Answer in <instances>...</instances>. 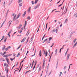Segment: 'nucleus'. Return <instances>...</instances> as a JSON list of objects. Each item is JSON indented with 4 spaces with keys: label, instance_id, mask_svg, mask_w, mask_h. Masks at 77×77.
Listing matches in <instances>:
<instances>
[{
    "label": "nucleus",
    "instance_id": "obj_1",
    "mask_svg": "<svg viewBox=\"0 0 77 77\" xmlns=\"http://www.w3.org/2000/svg\"><path fill=\"white\" fill-rule=\"evenodd\" d=\"M36 61V60H35V63L34 65L33 66V69H32V70H34V69H35V66H36V63H37V62Z\"/></svg>",
    "mask_w": 77,
    "mask_h": 77
},
{
    "label": "nucleus",
    "instance_id": "obj_2",
    "mask_svg": "<svg viewBox=\"0 0 77 77\" xmlns=\"http://www.w3.org/2000/svg\"><path fill=\"white\" fill-rule=\"evenodd\" d=\"M40 5V4H38L36 5V6L34 8V9H37V8H38V7Z\"/></svg>",
    "mask_w": 77,
    "mask_h": 77
},
{
    "label": "nucleus",
    "instance_id": "obj_3",
    "mask_svg": "<svg viewBox=\"0 0 77 77\" xmlns=\"http://www.w3.org/2000/svg\"><path fill=\"white\" fill-rule=\"evenodd\" d=\"M5 71H6L7 74H8V72L9 71V69H7V68H5Z\"/></svg>",
    "mask_w": 77,
    "mask_h": 77
},
{
    "label": "nucleus",
    "instance_id": "obj_4",
    "mask_svg": "<svg viewBox=\"0 0 77 77\" xmlns=\"http://www.w3.org/2000/svg\"><path fill=\"white\" fill-rule=\"evenodd\" d=\"M67 60H68L69 59V56H70V54H67Z\"/></svg>",
    "mask_w": 77,
    "mask_h": 77
},
{
    "label": "nucleus",
    "instance_id": "obj_5",
    "mask_svg": "<svg viewBox=\"0 0 77 77\" xmlns=\"http://www.w3.org/2000/svg\"><path fill=\"white\" fill-rule=\"evenodd\" d=\"M44 54H45V57L47 56V55H48V52H47V51H46L45 53V52L44 51Z\"/></svg>",
    "mask_w": 77,
    "mask_h": 77
},
{
    "label": "nucleus",
    "instance_id": "obj_6",
    "mask_svg": "<svg viewBox=\"0 0 77 77\" xmlns=\"http://www.w3.org/2000/svg\"><path fill=\"white\" fill-rule=\"evenodd\" d=\"M53 32H55V29H54L53 30H52L51 31V33H52V34H54V33H53Z\"/></svg>",
    "mask_w": 77,
    "mask_h": 77
},
{
    "label": "nucleus",
    "instance_id": "obj_7",
    "mask_svg": "<svg viewBox=\"0 0 77 77\" xmlns=\"http://www.w3.org/2000/svg\"><path fill=\"white\" fill-rule=\"evenodd\" d=\"M5 59L6 60L8 64H9V59H8V58L6 57L5 58Z\"/></svg>",
    "mask_w": 77,
    "mask_h": 77
},
{
    "label": "nucleus",
    "instance_id": "obj_8",
    "mask_svg": "<svg viewBox=\"0 0 77 77\" xmlns=\"http://www.w3.org/2000/svg\"><path fill=\"white\" fill-rule=\"evenodd\" d=\"M19 6L20 7H21V6H22V5L23 4V2H20V3H19Z\"/></svg>",
    "mask_w": 77,
    "mask_h": 77
},
{
    "label": "nucleus",
    "instance_id": "obj_9",
    "mask_svg": "<svg viewBox=\"0 0 77 77\" xmlns=\"http://www.w3.org/2000/svg\"><path fill=\"white\" fill-rule=\"evenodd\" d=\"M39 55L40 56V57H41L42 56V54L41 53V51L39 52Z\"/></svg>",
    "mask_w": 77,
    "mask_h": 77
},
{
    "label": "nucleus",
    "instance_id": "obj_10",
    "mask_svg": "<svg viewBox=\"0 0 77 77\" xmlns=\"http://www.w3.org/2000/svg\"><path fill=\"white\" fill-rule=\"evenodd\" d=\"M26 25H27V22H26V21H25V24H24V29H25V27H26Z\"/></svg>",
    "mask_w": 77,
    "mask_h": 77
},
{
    "label": "nucleus",
    "instance_id": "obj_11",
    "mask_svg": "<svg viewBox=\"0 0 77 77\" xmlns=\"http://www.w3.org/2000/svg\"><path fill=\"white\" fill-rule=\"evenodd\" d=\"M20 15H21V13H19L17 16V19H18L19 17H20Z\"/></svg>",
    "mask_w": 77,
    "mask_h": 77
},
{
    "label": "nucleus",
    "instance_id": "obj_12",
    "mask_svg": "<svg viewBox=\"0 0 77 77\" xmlns=\"http://www.w3.org/2000/svg\"><path fill=\"white\" fill-rule=\"evenodd\" d=\"M26 14V11H25L24 12L23 14V17H24Z\"/></svg>",
    "mask_w": 77,
    "mask_h": 77
},
{
    "label": "nucleus",
    "instance_id": "obj_13",
    "mask_svg": "<svg viewBox=\"0 0 77 77\" xmlns=\"http://www.w3.org/2000/svg\"><path fill=\"white\" fill-rule=\"evenodd\" d=\"M67 22H68V19H66V20H65L64 23V24H65V23H67Z\"/></svg>",
    "mask_w": 77,
    "mask_h": 77
},
{
    "label": "nucleus",
    "instance_id": "obj_14",
    "mask_svg": "<svg viewBox=\"0 0 77 77\" xmlns=\"http://www.w3.org/2000/svg\"><path fill=\"white\" fill-rule=\"evenodd\" d=\"M55 55H57V49H56L55 50Z\"/></svg>",
    "mask_w": 77,
    "mask_h": 77
},
{
    "label": "nucleus",
    "instance_id": "obj_15",
    "mask_svg": "<svg viewBox=\"0 0 77 77\" xmlns=\"http://www.w3.org/2000/svg\"><path fill=\"white\" fill-rule=\"evenodd\" d=\"M10 59L11 60V61H13V60H14V59H15V57H14L13 58H11Z\"/></svg>",
    "mask_w": 77,
    "mask_h": 77
},
{
    "label": "nucleus",
    "instance_id": "obj_16",
    "mask_svg": "<svg viewBox=\"0 0 77 77\" xmlns=\"http://www.w3.org/2000/svg\"><path fill=\"white\" fill-rule=\"evenodd\" d=\"M4 47L2 48V50L3 51H4V50H5V45L4 46Z\"/></svg>",
    "mask_w": 77,
    "mask_h": 77
},
{
    "label": "nucleus",
    "instance_id": "obj_17",
    "mask_svg": "<svg viewBox=\"0 0 77 77\" xmlns=\"http://www.w3.org/2000/svg\"><path fill=\"white\" fill-rule=\"evenodd\" d=\"M76 40H77V39L75 38L73 41V44H74V43H75V41H76Z\"/></svg>",
    "mask_w": 77,
    "mask_h": 77
},
{
    "label": "nucleus",
    "instance_id": "obj_18",
    "mask_svg": "<svg viewBox=\"0 0 77 77\" xmlns=\"http://www.w3.org/2000/svg\"><path fill=\"white\" fill-rule=\"evenodd\" d=\"M7 57H8L9 56H12V54H7Z\"/></svg>",
    "mask_w": 77,
    "mask_h": 77
},
{
    "label": "nucleus",
    "instance_id": "obj_19",
    "mask_svg": "<svg viewBox=\"0 0 77 77\" xmlns=\"http://www.w3.org/2000/svg\"><path fill=\"white\" fill-rule=\"evenodd\" d=\"M48 39L46 38V39L44 41V42H42V43H44V42H45L46 41H47L48 40Z\"/></svg>",
    "mask_w": 77,
    "mask_h": 77
},
{
    "label": "nucleus",
    "instance_id": "obj_20",
    "mask_svg": "<svg viewBox=\"0 0 77 77\" xmlns=\"http://www.w3.org/2000/svg\"><path fill=\"white\" fill-rule=\"evenodd\" d=\"M58 29H56V30H55V32H56V33H57V31H58Z\"/></svg>",
    "mask_w": 77,
    "mask_h": 77
},
{
    "label": "nucleus",
    "instance_id": "obj_21",
    "mask_svg": "<svg viewBox=\"0 0 77 77\" xmlns=\"http://www.w3.org/2000/svg\"><path fill=\"white\" fill-rule=\"evenodd\" d=\"M22 0H19L18 2V3H21V2H22Z\"/></svg>",
    "mask_w": 77,
    "mask_h": 77
},
{
    "label": "nucleus",
    "instance_id": "obj_22",
    "mask_svg": "<svg viewBox=\"0 0 77 77\" xmlns=\"http://www.w3.org/2000/svg\"><path fill=\"white\" fill-rule=\"evenodd\" d=\"M21 45H20L19 46V47H18V48H17V50H18V49H19V48H20V47H21Z\"/></svg>",
    "mask_w": 77,
    "mask_h": 77
},
{
    "label": "nucleus",
    "instance_id": "obj_23",
    "mask_svg": "<svg viewBox=\"0 0 77 77\" xmlns=\"http://www.w3.org/2000/svg\"><path fill=\"white\" fill-rule=\"evenodd\" d=\"M58 65V62H57V64L56 65V68H57Z\"/></svg>",
    "mask_w": 77,
    "mask_h": 77
},
{
    "label": "nucleus",
    "instance_id": "obj_24",
    "mask_svg": "<svg viewBox=\"0 0 77 77\" xmlns=\"http://www.w3.org/2000/svg\"><path fill=\"white\" fill-rule=\"evenodd\" d=\"M8 23H9V24H10V25H11V23H12V21L10 20Z\"/></svg>",
    "mask_w": 77,
    "mask_h": 77
},
{
    "label": "nucleus",
    "instance_id": "obj_25",
    "mask_svg": "<svg viewBox=\"0 0 77 77\" xmlns=\"http://www.w3.org/2000/svg\"><path fill=\"white\" fill-rule=\"evenodd\" d=\"M49 41H51V39H52V37H50L49 38Z\"/></svg>",
    "mask_w": 77,
    "mask_h": 77
},
{
    "label": "nucleus",
    "instance_id": "obj_26",
    "mask_svg": "<svg viewBox=\"0 0 77 77\" xmlns=\"http://www.w3.org/2000/svg\"><path fill=\"white\" fill-rule=\"evenodd\" d=\"M3 57H7V55H5L3 56Z\"/></svg>",
    "mask_w": 77,
    "mask_h": 77
},
{
    "label": "nucleus",
    "instance_id": "obj_27",
    "mask_svg": "<svg viewBox=\"0 0 77 77\" xmlns=\"http://www.w3.org/2000/svg\"><path fill=\"white\" fill-rule=\"evenodd\" d=\"M20 53H19L17 55V56H16L17 57H18L19 56H20Z\"/></svg>",
    "mask_w": 77,
    "mask_h": 77
},
{
    "label": "nucleus",
    "instance_id": "obj_28",
    "mask_svg": "<svg viewBox=\"0 0 77 77\" xmlns=\"http://www.w3.org/2000/svg\"><path fill=\"white\" fill-rule=\"evenodd\" d=\"M16 20H17V19H15L14 18H13V22H14V21H15Z\"/></svg>",
    "mask_w": 77,
    "mask_h": 77
},
{
    "label": "nucleus",
    "instance_id": "obj_29",
    "mask_svg": "<svg viewBox=\"0 0 77 77\" xmlns=\"http://www.w3.org/2000/svg\"><path fill=\"white\" fill-rule=\"evenodd\" d=\"M6 52L5 51L3 53V54H2V55L3 56V55L5 54H6Z\"/></svg>",
    "mask_w": 77,
    "mask_h": 77
},
{
    "label": "nucleus",
    "instance_id": "obj_30",
    "mask_svg": "<svg viewBox=\"0 0 77 77\" xmlns=\"http://www.w3.org/2000/svg\"><path fill=\"white\" fill-rule=\"evenodd\" d=\"M24 38H23L22 40L21 41V42L22 43L23 42H24Z\"/></svg>",
    "mask_w": 77,
    "mask_h": 77
},
{
    "label": "nucleus",
    "instance_id": "obj_31",
    "mask_svg": "<svg viewBox=\"0 0 77 77\" xmlns=\"http://www.w3.org/2000/svg\"><path fill=\"white\" fill-rule=\"evenodd\" d=\"M75 33V31H73L71 32V35H72L73 33Z\"/></svg>",
    "mask_w": 77,
    "mask_h": 77
},
{
    "label": "nucleus",
    "instance_id": "obj_32",
    "mask_svg": "<svg viewBox=\"0 0 77 77\" xmlns=\"http://www.w3.org/2000/svg\"><path fill=\"white\" fill-rule=\"evenodd\" d=\"M51 55L50 58H49V62H50V60L51 59Z\"/></svg>",
    "mask_w": 77,
    "mask_h": 77
},
{
    "label": "nucleus",
    "instance_id": "obj_33",
    "mask_svg": "<svg viewBox=\"0 0 77 77\" xmlns=\"http://www.w3.org/2000/svg\"><path fill=\"white\" fill-rule=\"evenodd\" d=\"M10 33H8V35L9 36V38H10Z\"/></svg>",
    "mask_w": 77,
    "mask_h": 77
},
{
    "label": "nucleus",
    "instance_id": "obj_34",
    "mask_svg": "<svg viewBox=\"0 0 77 77\" xmlns=\"http://www.w3.org/2000/svg\"><path fill=\"white\" fill-rule=\"evenodd\" d=\"M31 2L32 5H34V2H33V1H32Z\"/></svg>",
    "mask_w": 77,
    "mask_h": 77
},
{
    "label": "nucleus",
    "instance_id": "obj_35",
    "mask_svg": "<svg viewBox=\"0 0 77 77\" xmlns=\"http://www.w3.org/2000/svg\"><path fill=\"white\" fill-rule=\"evenodd\" d=\"M38 2V1L35 0V2H34V3L35 4H36V3H37V2Z\"/></svg>",
    "mask_w": 77,
    "mask_h": 77
},
{
    "label": "nucleus",
    "instance_id": "obj_36",
    "mask_svg": "<svg viewBox=\"0 0 77 77\" xmlns=\"http://www.w3.org/2000/svg\"><path fill=\"white\" fill-rule=\"evenodd\" d=\"M16 16H17V14H15V15L14 16V17L13 18L16 19L15 18L16 17Z\"/></svg>",
    "mask_w": 77,
    "mask_h": 77
},
{
    "label": "nucleus",
    "instance_id": "obj_37",
    "mask_svg": "<svg viewBox=\"0 0 77 77\" xmlns=\"http://www.w3.org/2000/svg\"><path fill=\"white\" fill-rule=\"evenodd\" d=\"M3 54L2 53V52L0 53V56H2V55H3Z\"/></svg>",
    "mask_w": 77,
    "mask_h": 77
},
{
    "label": "nucleus",
    "instance_id": "obj_38",
    "mask_svg": "<svg viewBox=\"0 0 77 77\" xmlns=\"http://www.w3.org/2000/svg\"><path fill=\"white\" fill-rule=\"evenodd\" d=\"M39 27H40V26H39V27L38 28V30H37V32L38 33V31H39Z\"/></svg>",
    "mask_w": 77,
    "mask_h": 77
},
{
    "label": "nucleus",
    "instance_id": "obj_39",
    "mask_svg": "<svg viewBox=\"0 0 77 77\" xmlns=\"http://www.w3.org/2000/svg\"><path fill=\"white\" fill-rule=\"evenodd\" d=\"M29 71H30V70H29V71H27L26 73H25V74H26V73H27V72H29Z\"/></svg>",
    "mask_w": 77,
    "mask_h": 77
},
{
    "label": "nucleus",
    "instance_id": "obj_40",
    "mask_svg": "<svg viewBox=\"0 0 77 77\" xmlns=\"http://www.w3.org/2000/svg\"><path fill=\"white\" fill-rule=\"evenodd\" d=\"M16 24H18V20H17L16 21Z\"/></svg>",
    "mask_w": 77,
    "mask_h": 77
},
{
    "label": "nucleus",
    "instance_id": "obj_41",
    "mask_svg": "<svg viewBox=\"0 0 77 77\" xmlns=\"http://www.w3.org/2000/svg\"><path fill=\"white\" fill-rule=\"evenodd\" d=\"M77 44V42L74 44V47H75Z\"/></svg>",
    "mask_w": 77,
    "mask_h": 77
},
{
    "label": "nucleus",
    "instance_id": "obj_42",
    "mask_svg": "<svg viewBox=\"0 0 77 77\" xmlns=\"http://www.w3.org/2000/svg\"><path fill=\"white\" fill-rule=\"evenodd\" d=\"M29 34V31H28L26 33V35H28Z\"/></svg>",
    "mask_w": 77,
    "mask_h": 77
},
{
    "label": "nucleus",
    "instance_id": "obj_43",
    "mask_svg": "<svg viewBox=\"0 0 77 77\" xmlns=\"http://www.w3.org/2000/svg\"><path fill=\"white\" fill-rule=\"evenodd\" d=\"M4 66H6V63H4Z\"/></svg>",
    "mask_w": 77,
    "mask_h": 77
},
{
    "label": "nucleus",
    "instance_id": "obj_44",
    "mask_svg": "<svg viewBox=\"0 0 77 77\" xmlns=\"http://www.w3.org/2000/svg\"><path fill=\"white\" fill-rule=\"evenodd\" d=\"M45 65V63H44L43 64V66H42L43 67Z\"/></svg>",
    "mask_w": 77,
    "mask_h": 77
},
{
    "label": "nucleus",
    "instance_id": "obj_45",
    "mask_svg": "<svg viewBox=\"0 0 77 77\" xmlns=\"http://www.w3.org/2000/svg\"><path fill=\"white\" fill-rule=\"evenodd\" d=\"M62 4L61 5H58V7H60L61 6H62Z\"/></svg>",
    "mask_w": 77,
    "mask_h": 77
},
{
    "label": "nucleus",
    "instance_id": "obj_46",
    "mask_svg": "<svg viewBox=\"0 0 77 77\" xmlns=\"http://www.w3.org/2000/svg\"><path fill=\"white\" fill-rule=\"evenodd\" d=\"M54 45V43H53V44L50 47L51 48L53 47V46Z\"/></svg>",
    "mask_w": 77,
    "mask_h": 77
},
{
    "label": "nucleus",
    "instance_id": "obj_47",
    "mask_svg": "<svg viewBox=\"0 0 77 77\" xmlns=\"http://www.w3.org/2000/svg\"><path fill=\"white\" fill-rule=\"evenodd\" d=\"M4 39V38H2L1 39V40L0 41V42H1V41H3V40Z\"/></svg>",
    "mask_w": 77,
    "mask_h": 77
},
{
    "label": "nucleus",
    "instance_id": "obj_48",
    "mask_svg": "<svg viewBox=\"0 0 77 77\" xmlns=\"http://www.w3.org/2000/svg\"><path fill=\"white\" fill-rule=\"evenodd\" d=\"M10 48H11V46H8L7 47L9 49Z\"/></svg>",
    "mask_w": 77,
    "mask_h": 77
},
{
    "label": "nucleus",
    "instance_id": "obj_49",
    "mask_svg": "<svg viewBox=\"0 0 77 77\" xmlns=\"http://www.w3.org/2000/svg\"><path fill=\"white\" fill-rule=\"evenodd\" d=\"M11 32H12V30H10L8 33L11 34Z\"/></svg>",
    "mask_w": 77,
    "mask_h": 77
},
{
    "label": "nucleus",
    "instance_id": "obj_50",
    "mask_svg": "<svg viewBox=\"0 0 77 77\" xmlns=\"http://www.w3.org/2000/svg\"><path fill=\"white\" fill-rule=\"evenodd\" d=\"M29 53V51H27L26 54V56H27V53Z\"/></svg>",
    "mask_w": 77,
    "mask_h": 77
},
{
    "label": "nucleus",
    "instance_id": "obj_51",
    "mask_svg": "<svg viewBox=\"0 0 77 77\" xmlns=\"http://www.w3.org/2000/svg\"><path fill=\"white\" fill-rule=\"evenodd\" d=\"M60 0L58 2L57 4H58V3H60Z\"/></svg>",
    "mask_w": 77,
    "mask_h": 77
},
{
    "label": "nucleus",
    "instance_id": "obj_52",
    "mask_svg": "<svg viewBox=\"0 0 77 77\" xmlns=\"http://www.w3.org/2000/svg\"><path fill=\"white\" fill-rule=\"evenodd\" d=\"M66 66H64V69H66Z\"/></svg>",
    "mask_w": 77,
    "mask_h": 77
},
{
    "label": "nucleus",
    "instance_id": "obj_53",
    "mask_svg": "<svg viewBox=\"0 0 77 77\" xmlns=\"http://www.w3.org/2000/svg\"><path fill=\"white\" fill-rule=\"evenodd\" d=\"M48 43H50V42H50V41H48Z\"/></svg>",
    "mask_w": 77,
    "mask_h": 77
},
{
    "label": "nucleus",
    "instance_id": "obj_54",
    "mask_svg": "<svg viewBox=\"0 0 77 77\" xmlns=\"http://www.w3.org/2000/svg\"><path fill=\"white\" fill-rule=\"evenodd\" d=\"M8 48L5 49L6 51H8Z\"/></svg>",
    "mask_w": 77,
    "mask_h": 77
},
{
    "label": "nucleus",
    "instance_id": "obj_55",
    "mask_svg": "<svg viewBox=\"0 0 77 77\" xmlns=\"http://www.w3.org/2000/svg\"><path fill=\"white\" fill-rule=\"evenodd\" d=\"M29 37L27 39V42H28V41L29 40Z\"/></svg>",
    "mask_w": 77,
    "mask_h": 77
},
{
    "label": "nucleus",
    "instance_id": "obj_56",
    "mask_svg": "<svg viewBox=\"0 0 77 77\" xmlns=\"http://www.w3.org/2000/svg\"><path fill=\"white\" fill-rule=\"evenodd\" d=\"M27 18L28 19H30V17L28 16V17H27Z\"/></svg>",
    "mask_w": 77,
    "mask_h": 77
},
{
    "label": "nucleus",
    "instance_id": "obj_57",
    "mask_svg": "<svg viewBox=\"0 0 77 77\" xmlns=\"http://www.w3.org/2000/svg\"><path fill=\"white\" fill-rule=\"evenodd\" d=\"M62 72H60V75H62Z\"/></svg>",
    "mask_w": 77,
    "mask_h": 77
},
{
    "label": "nucleus",
    "instance_id": "obj_58",
    "mask_svg": "<svg viewBox=\"0 0 77 77\" xmlns=\"http://www.w3.org/2000/svg\"><path fill=\"white\" fill-rule=\"evenodd\" d=\"M8 39V38H7V37H5V40H6V39Z\"/></svg>",
    "mask_w": 77,
    "mask_h": 77
},
{
    "label": "nucleus",
    "instance_id": "obj_59",
    "mask_svg": "<svg viewBox=\"0 0 77 77\" xmlns=\"http://www.w3.org/2000/svg\"><path fill=\"white\" fill-rule=\"evenodd\" d=\"M67 54V53H65V57H66V56Z\"/></svg>",
    "mask_w": 77,
    "mask_h": 77
},
{
    "label": "nucleus",
    "instance_id": "obj_60",
    "mask_svg": "<svg viewBox=\"0 0 77 77\" xmlns=\"http://www.w3.org/2000/svg\"><path fill=\"white\" fill-rule=\"evenodd\" d=\"M44 38H45V37H42V40H43V39H44Z\"/></svg>",
    "mask_w": 77,
    "mask_h": 77
},
{
    "label": "nucleus",
    "instance_id": "obj_61",
    "mask_svg": "<svg viewBox=\"0 0 77 77\" xmlns=\"http://www.w3.org/2000/svg\"><path fill=\"white\" fill-rule=\"evenodd\" d=\"M14 15H15V14H14V13H13L12 14V16H14Z\"/></svg>",
    "mask_w": 77,
    "mask_h": 77
},
{
    "label": "nucleus",
    "instance_id": "obj_62",
    "mask_svg": "<svg viewBox=\"0 0 77 77\" xmlns=\"http://www.w3.org/2000/svg\"><path fill=\"white\" fill-rule=\"evenodd\" d=\"M22 30H20V32H19V33H21V32H22Z\"/></svg>",
    "mask_w": 77,
    "mask_h": 77
},
{
    "label": "nucleus",
    "instance_id": "obj_63",
    "mask_svg": "<svg viewBox=\"0 0 77 77\" xmlns=\"http://www.w3.org/2000/svg\"><path fill=\"white\" fill-rule=\"evenodd\" d=\"M77 13H75L74 14V15H77Z\"/></svg>",
    "mask_w": 77,
    "mask_h": 77
},
{
    "label": "nucleus",
    "instance_id": "obj_64",
    "mask_svg": "<svg viewBox=\"0 0 77 77\" xmlns=\"http://www.w3.org/2000/svg\"><path fill=\"white\" fill-rule=\"evenodd\" d=\"M5 2H4V5L3 6H5Z\"/></svg>",
    "mask_w": 77,
    "mask_h": 77
}]
</instances>
